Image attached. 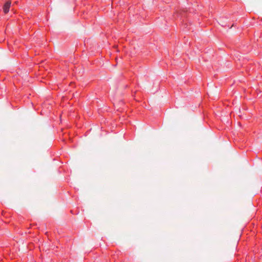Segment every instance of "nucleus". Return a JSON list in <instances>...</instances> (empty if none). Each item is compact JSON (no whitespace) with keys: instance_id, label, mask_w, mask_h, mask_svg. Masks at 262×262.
<instances>
[{"instance_id":"nucleus-1","label":"nucleus","mask_w":262,"mask_h":262,"mask_svg":"<svg viewBox=\"0 0 262 262\" xmlns=\"http://www.w3.org/2000/svg\"><path fill=\"white\" fill-rule=\"evenodd\" d=\"M11 5L10 1H7L4 5L3 11L5 14H7L9 12L10 8Z\"/></svg>"}]
</instances>
